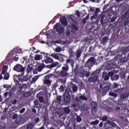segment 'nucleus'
Wrapping results in <instances>:
<instances>
[{"mask_svg":"<svg viewBox=\"0 0 129 129\" xmlns=\"http://www.w3.org/2000/svg\"><path fill=\"white\" fill-rule=\"evenodd\" d=\"M97 64V59L94 57H90L87 61L85 62V66L89 69L92 68L94 65Z\"/></svg>","mask_w":129,"mask_h":129,"instance_id":"obj_1","label":"nucleus"},{"mask_svg":"<svg viewBox=\"0 0 129 129\" xmlns=\"http://www.w3.org/2000/svg\"><path fill=\"white\" fill-rule=\"evenodd\" d=\"M73 93V92L71 90H65L63 96V100L67 104L70 103V101H71V95H72Z\"/></svg>","mask_w":129,"mask_h":129,"instance_id":"obj_2","label":"nucleus"},{"mask_svg":"<svg viewBox=\"0 0 129 129\" xmlns=\"http://www.w3.org/2000/svg\"><path fill=\"white\" fill-rule=\"evenodd\" d=\"M122 19H126L123 23L124 30L127 29V26L129 27V10H127L124 14L122 15Z\"/></svg>","mask_w":129,"mask_h":129,"instance_id":"obj_3","label":"nucleus"},{"mask_svg":"<svg viewBox=\"0 0 129 129\" xmlns=\"http://www.w3.org/2000/svg\"><path fill=\"white\" fill-rule=\"evenodd\" d=\"M26 69L23 67V66L20 64H17L14 68H13V70L14 71H16L17 72H20L21 74V76H23L24 74H25V70Z\"/></svg>","mask_w":129,"mask_h":129,"instance_id":"obj_4","label":"nucleus"},{"mask_svg":"<svg viewBox=\"0 0 129 129\" xmlns=\"http://www.w3.org/2000/svg\"><path fill=\"white\" fill-rule=\"evenodd\" d=\"M40 54H43L44 57H45V59H44V60H42L43 63H44V61L46 64H49L54 62V60L52 58L48 56V53L42 52H40Z\"/></svg>","mask_w":129,"mask_h":129,"instance_id":"obj_5","label":"nucleus"},{"mask_svg":"<svg viewBox=\"0 0 129 129\" xmlns=\"http://www.w3.org/2000/svg\"><path fill=\"white\" fill-rule=\"evenodd\" d=\"M59 23H56L55 25L53 26L54 30H56V32L58 33V34H63L64 32V28L62 26H59Z\"/></svg>","mask_w":129,"mask_h":129,"instance_id":"obj_6","label":"nucleus"},{"mask_svg":"<svg viewBox=\"0 0 129 129\" xmlns=\"http://www.w3.org/2000/svg\"><path fill=\"white\" fill-rule=\"evenodd\" d=\"M21 76H22V74L18 75H14V80L16 85H21V84H20V82H21Z\"/></svg>","mask_w":129,"mask_h":129,"instance_id":"obj_7","label":"nucleus"},{"mask_svg":"<svg viewBox=\"0 0 129 129\" xmlns=\"http://www.w3.org/2000/svg\"><path fill=\"white\" fill-rule=\"evenodd\" d=\"M105 68L106 70H110V71H114V69L116 68V66L115 64H114V63H107L105 66Z\"/></svg>","mask_w":129,"mask_h":129,"instance_id":"obj_8","label":"nucleus"},{"mask_svg":"<svg viewBox=\"0 0 129 129\" xmlns=\"http://www.w3.org/2000/svg\"><path fill=\"white\" fill-rule=\"evenodd\" d=\"M128 96L129 93L127 92H124V93H122L119 95L120 100H124V99H126V98H127Z\"/></svg>","mask_w":129,"mask_h":129,"instance_id":"obj_9","label":"nucleus"},{"mask_svg":"<svg viewBox=\"0 0 129 129\" xmlns=\"http://www.w3.org/2000/svg\"><path fill=\"white\" fill-rule=\"evenodd\" d=\"M97 79H98V76L93 75L88 79V81L89 82L95 83L97 81Z\"/></svg>","mask_w":129,"mask_h":129,"instance_id":"obj_10","label":"nucleus"},{"mask_svg":"<svg viewBox=\"0 0 129 129\" xmlns=\"http://www.w3.org/2000/svg\"><path fill=\"white\" fill-rule=\"evenodd\" d=\"M69 20L70 21H71V22H72V23H74V25H77V26H78V25H79V22L77 21V20L74 19V16H73V15H70L69 17Z\"/></svg>","mask_w":129,"mask_h":129,"instance_id":"obj_11","label":"nucleus"},{"mask_svg":"<svg viewBox=\"0 0 129 129\" xmlns=\"http://www.w3.org/2000/svg\"><path fill=\"white\" fill-rule=\"evenodd\" d=\"M66 64L67 65L70 64L72 68H74V64H75V61L72 58H68L66 60Z\"/></svg>","mask_w":129,"mask_h":129,"instance_id":"obj_12","label":"nucleus"},{"mask_svg":"<svg viewBox=\"0 0 129 129\" xmlns=\"http://www.w3.org/2000/svg\"><path fill=\"white\" fill-rule=\"evenodd\" d=\"M60 22L62 25L63 26H67L68 25V22H67V18L66 16H62L60 19Z\"/></svg>","mask_w":129,"mask_h":129,"instance_id":"obj_13","label":"nucleus"},{"mask_svg":"<svg viewBox=\"0 0 129 129\" xmlns=\"http://www.w3.org/2000/svg\"><path fill=\"white\" fill-rule=\"evenodd\" d=\"M51 64H49L46 66V68H48L49 69H52V68H54L56 67L59 65V62H53L51 63Z\"/></svg>","mask_w":129,"mask_h":129,"instance_id":"obj_14","label":"nucleus"},{"mask_svg":"<svg viewBox=\"0 0 129 129\" xmlns=\"http://www.w3.org/2000/svg\"><path fill=\"white\" fill-rule=\"evenodd\" d=\"M71 32L74 33L76 32V31H78L79 28L77 26H76V24H72L71 25Z\"/></svg>","mask_w":129,"mask_h":129,"instance_id":"obj_15","label":"nucleus"},{"mask_svg":"<svg viewBox=\"0 0 129 129\" xmlns=\"http://www.w3.org/2000/svg\"><path fill=\"white\" fill-rule=\"evenodd\" d=\"M110 90V87L108 86H105L102 89V95H106V93H107V91Z\"/></svg>","mask_w":129,"mask_h":129,"instance_id":"obj_16","label":"nucleus"},{"mask_svg":"<svg viewBox=\"0 0 129 129\" xmlns=\"http://www.w3.org/2000/svg\"><path fill=\"white\" fill-rule=\"evenodd\" d=\"M29 78L28 77V76H25L23 75V76H21V79H20V82H27L29 80Z\"/></svg>","mask_w":129,"mask_h":129,"instance_id":"obj_17","label":"nucleus"},{"mask_svg":"<svg viewBox=\"0 0 129 129\" xmlns=\"http://www.w3.org/2000/svg\"><path fill=\"white\" fill-rule=\"evenodd\" d=\"M104 18H105V16L103 14L99 15L98 20H100L101 25L102 26H104V23L103 22V20H104Z\"/></svg>","mask_w":129,"mask_h":129,"instance_id":"obj_18","label":"nucleus"},{"mask_svg":"<svg viewBox=\"0 0 129 129\" xmlns=\"http://www.w3.org/2000/svg\"><path fill=\"white\" fill-rule=\"evenodd\" d=\"M102 78H104L105 81H107L109 79V76L107 75V73L103 72L102 73Z\"/></svg>","mask_w":129,"mask_h":129,"instance_id":"obj_19","label":"nucleus"},{"mask_svg":"<svg viewBox=\"0 0 129 129\" xmlns=\"http://www.w3.org/2000/svg\"><path fill=\"white\" fill-rule=\"evenodd\" d=\"M43 54H37L35 55V61H39V60H41V59H43Z\"/></svg>","mask_w":129,"mask_h":129,"instance_id":"obj_20","label":"nucleus"},{"mask_svg":"<svg viewBox=\"0 0 129 129\" xmlns=\"http://www.w3.org/2000/svg\"><path fill=\"white\" fill-rule=\"evenodd\" d=\"M46 67V65L45 64H41L38 67V72H41L44 68Z\"/></svg>","mask_w":129,"mask_h":129,"instance_id":"obj_21","label":"nucleus"},{"mask_svg":"<svg viewBox=\"0 0 129 129\" xmlns=\"http://www.w3.org/2000/svg\"><path fill=\"white\" fill-rule=\"evenodd\" d=\"M100 73V70H96L91 74V76H93V75L97 76V75H98V74H99Z\"/></svg>","mask_w":129,"mask_h":129,"instance_id":"obj_22","label":"nucleus"},{"mask_svg":"<svg viewBox=\"0 0 129 129\" xmlns=\"http://www.w3.org/2000/svg\"><path fill=\"white\" fill-rule=\"evenodd\" d=\"M91 107L93 109H96V107H97V103L96 102L93 101L91 102Z\"/></svg>","mask_w":129,"mask_h":129,"instance_id":"obj_23","label":"nucleus"},{"mask_svg":"<svg viewBox=\"0 0 129 129\" xmlns=\"http://www.w3.org/2000/svg\"><path fill=\"white\" fill-rule=\"evenodd\" d=\"M65 114H69L70 113V108L69 107H66L63 108Z\"/></svg>","mask_w":129,"mask_h":129,"instance_id":"obj_24","label":"nucleus"},{"mask_svg":"<svg viewBox=\"0 0 129 129\" xmlns=\"http://www.w3.org/2000/svg\"><path fill=\"white\" fill-rule=\"evenodd\" d=\"M68 70H69V66H68V64H64V67L62 68V71H66L67 72Z\"/></svg>","mask_w":129,"mask_h":129,"instance_id":"obj_25","label":"nucleus"},{"mask_svg":"<svg viewBox=\"0 0 129 129\" xmlns=\"http://www.w3.org/2000/svg\"><path fill=\"white\" fill-rule=\"evenodd\" d=\"M8 67L7 66H3L2 74L8 73Z\"/></svg>","mask_w":129,"mask_h":129,"instance_id":"obj_26","label":"nucleus"},{"mask_svg":"<svg viewBox=\"0 0 129 129\" xmlns=\"http://www.w3.org/2000/svg\"><path fill=\"white\" fill-rule=\"evenodd\" d=\"M59 74H60L62 77H66L67 76V72L65 71H60Z\"/></svg>","mask_w":129,"mask_h":129,"instance_id":"obj_27","label":"nucleus"},{"mask_svg":"<svg viewBox=\"0 0 129 129\" xmlns=\"http://www.w3.org/2000/svg\"><path fill=\"white\" fill-rule=\"evenodd\" d=\"M109 96H112V97H114L115 98H116L117 97L118 95L117 94L115 93H113L112 92H110L109 93Z\"/></svg>","mask_w":129,"mask_h":129,"instance_id":"obj_28","label":"nucleus"},{"mask_svg":"<svg viewBox=\"0 0 129 129\" xmlns=\"http://www.w3.org/2000/svg\"><path fill=\"white\" fill-rule=\"evenodd\" d=\"M111 79L113 81L118 80V79H119V76L118 75H115L114 76H113V77H111Z\"/></svg>","mask_w":129,"mask_h":129,"instance_id":"obj_29","label":"nucleus"},{"mask_svg":"<svg viewBox=\"0 0 129 129\" xmlns=\"http://www.w3.org/2000/svg\"><path fill=\"white\" fill-rule=\"evenodd\" d=\"M3 75H4V79L5 80H9V79L10 78V74L8 73H5L4 74H3Z\"/></svg>","mask_w":129,"mask_h":129,"instance_id":"obj_30","label":"nucleus"},{"mask_svg":"<svg viewBox=\"0 0 129 129\" xmlns=\"http://www.w3.org/2000/svg\"><path fill=\"white\" fill-rule=\"evenodd\" d=\"M105 108L106 111H107V112H111L113 110L112 107H109L108 106H106Z\"/></svg>","mask_w":129,"mask_h":129,"instance_id":"obj_31","label":"nucleus"},{"mask_svg":"<svg viewBox=\"0 0 129 129\" xmlns=\"http://www.w3.org/2000/svg\"><path fill=\"white\" fill-rule=\"evenodd\" d=\"M61 98H62V96H57L56 98V102H57V103H60V102L62 101V100Z\"/></svg>","mask_w":129,"mask_h":129,"instance_id":"obj_32","label":"nucleus"},{"mask_svg":"<svg viewBox=\"0 0 129 129\" xmlns=\"http://www.w3.org/2000/svg\"><path fill=\"white\" fill-rule=\"evenodd\" d=\"M13 57L14 56L9 52L7 56L6 57V59L7 60H8V61H9L10 60H12Z\"/></svg>","mask_w":129,"mask_h":129,"instance_id":"obj_33","label":"nucleus"},{"mask_svg":"<svg viewBox=\"0 0 129 129\" xmlns=\"http://www.w3.org/2000/svg\"><path fill=\"white\" fill-rule=\"evenodd\" d=\"M82 53V51H81V50H78L76 53L77 57L80 58V57L81 56Z\"/></svg>","mask_w":129,"mask_h":129,"instance_id":"obj_34","label":"nucleus"},{"mask_svg":"<svg viewBox=\"0 0 129 129\" xmlns=\"http://www.w3.org/2000/svg\"><path fill=\"white\" fill-rule=\"evenodd\" d=\"M99 123V120H96L95 121H93L91 122V124L92 125H96V124H98Z\"/></svg>","mask_w":129,"mask_h":129,"instance_id":"obj_35","label":"nucleus"},{"mask_svg":"<svg viewBox=\"0 0 129 129\" xmlns=\"http://www.w3.org/2000/svg\"><path fill=\"white\" fill-rule=\"evenodd\" d=\"M127 61V58L126 57H123L121 58L120 60V62H121V63H125V62Z\"/></svg>","mask_w":129,"mask_h":129,"instance_id":"obj_36","label":"nucleus"},{"mask_svg":"<svg viewBox=\"0 0 129 129\" xmlns=\"http://www.w3.org/2000/svg\"><path fill=\"white\" fill-rule=\"evenodd\" d=\"M102 42L104 43H107L108 42V38L106 36H105L102 38Z\"/></svg>","mask_w":129,"mask_h":129,"instance_id":"obj_37","label":"nucleus"},{"mask_svg":"<svg viewBox=\"0 0 129 129\" xmlns=\"http://www.w3.org/2000/svg\"><path fill=\"white\" fill-rule=\"evenodd\" d=\"M76 120L77 122H81L82 121V118L80 116H77Z\"/></svg>","mask_w":129,"mask_h":129,"instance_id":"obj_38","label":"nucleus"},{"mask_svg":"<svg viewBox=\"0 0 129 129\" xmlns=\"http://www.w3.org/2000/svg\"><path fill=\"white\" fill-rule=\"evenodd\" d=\"M62 51V48L60 47L57 46L55 49V52H57L58 53L61 52Z\"/></svg>","mask_w":129,"mask_h":129,"instance_id":"obj_39","label":"nucleus"},{"mask_svg":"<svg viewBox=\"0 0 129 129\" xmlns=\"http://www.w3.org/2000/svg\"><path fill=\"white\" fill-rule=\"evenodd\" d=\"M15 122L17 124H21V118L20 117H17V119L15 120Z\"/></svg>","mask_w":129,"mask_h":129,"instance_id":"obj_40","label":"nucleus"},{"mask_svg":"<svg viewBox=\"0 0 129 129\" xmlns=\"http://www.w3.org/2000/svg\"><path fill=\"white\" fill-rule=\"evenodd\" d=\"M33 69V68L30 66H28L27 68V71L28 73H30L32 71Z\"/></svg>","mask_w":129,"mask_h":129,"instance_id":"obj_41","label":"nucleus"},{"mask_svg":"<svg viewBox=\"0 0 129 129\" xmlns=\"http://www.w3.org/2000/svg\"><path fill=\"white\" fill-rule=\"evenodd\" d=\"M80 109L82 111H86V107L84 105H81Z\"/></svg>","mask_w":129,"mask_h":129,"instance_id":"obj_42","label":"nucleus"},{"mask_svg":"<svg viewBox=\"0 0 129 129\" xmlns=\"http://www.w3.org/2000/svg\"><path fill=\"white\" fill-rule=\"evenodd\" d=\"M50 56L54 58V59H56V60H59V56L57 55V54H54L52 53Z\"/></svg>","mask_w":129,"mask_h":129,"instance_id":"obj_43","label":"nucleus"},{"mask_svg":"<svg viewBox=\"0 0 129 129\" xmlns=\"http://www.w3.org/2000/svg\"><path fill=\"white\" fill-rule=\"evenodd\" d=\"M39 77H40L39 76H36L34 78H32L33 82H36V81L37 80V79H39Z\"/></svg>","mask_w":129,"mask_h":129,"instance_id":"obj_44","label":"nucleus"},{"mask_svg":"<svg viewBox=\"0 0 129 129\" xmlns=\"http://www.w3.org/2000/svg\"><path fill=\"white\" fill-rule=\"evenodd\" d=\"M108 75L111 77H111H113V75H114V73H113V71H112L111 72H109L108 73Z\"/></svg>","mask_w":129,"mask_h":129,"instance_id":"obj_45","label":"nucleus"},{"mask_svg":"<svg viewBox=\"0 0 129 129\" xmlns=\"http://www.w3.org/2000/svg\"><path fill=\"white\" fill-rule=\"evenodd\" d=\"M81 100H87L88 98L84 95H81L80 96Z\"/></svg>","mask_w":129,"mask_h":129,"instance_id":"obj_46","label":"nucleus"},{"mask_svg":"<svg viewBox=\"0 0 129 129\" xmlns=\"http://www.w3.org/2000/svg\"><path fill=\"white\" fill-rule=\"evenodd\" d=\"M72 89L73 92H77V91H78V87H77L76 86H74L73 87Z\"/></svg>","mask_w":129,"mask_h":129,"instance_id":"obj_47","label":"nucleus"},{"mask_svg":"<svg viewBox=\"0 0 129 129\" xmlns=\"http://www.w3.org/2000/svg\"><path fill=\"white\" fill-rule=\"evenodd\" d=\"M33 127L34 126L32 123H30L27 126V129H33Z\"/></svg>","mask_w":129,"mask_h":129,"instance_id":"obj_48","label":"nucleus"},{"mask_svg":"<svg viewBox=\"0 0 129 129\" xmlns=\"http://www.w3.org/2000/svg\"><path fill=\"white\" fill-rule=\"evenodd\" d=\"M107 116L104 115L101 118V120H102V121H106L107 120Z\"/></svg>","mask_w":129,"mask_h":129,"instance_id":"obj_49","label":"nucleus"},{"mask_svg":"<svg viewBox=\"0 0 129 129\" xmlns=\"http://www.w3.org/2000/svg\"><path fill=\"white\" fill-rule=\"evenodd\" d=\"M52 76H53V74H49L47 75L46 76H45V78H46V79H49V78H51V77H52Z\"/></svg>","mask_w":129,"mask_h":129,"instance_id":"obj_50","label":"nucleus"},{"mask_svg":"<svg viewBox=\"0 0 129 129\" xmlns=\"http://www.w3.org/2000/svg\"><path fill=\"white\" fill-rule=\"evenodd\" d=\"M118 87V85L116 83H114V84L112 85V88L113 89H116V88H117Z\"/></svg>","mask_w":129,"mask_h":129,"instance_id":"obj_51","label":"nucleus"},{"mask_svg":"<svg viewBox=\"0 0 129 129\" xmlns=\"http://www.w3.org/2000/svg\"><path fill=\"white\" fill-rule=\"evenodd\" d=\"M38 99L40 102H41V103L44 102V97H43V96H39Z\"/></svg>","mask_w":129,"mask_h":129,"instance_id":"obj_52","label":"nucleus"},{"mask_svg":"<svg viewBox=\"0 0 129 129\" xmlns=\"http://www.w3.org/2000/svg\"><path fill=\"white\" fill-rule=\"evenodd\" d=\"M122 89H117L114 91V92H116L117 93H120V92H122Z\"/></svg>","mask_w":129,"mask_h":129,"instance_id":"obj_53","label":"nucleus"},{"mask_svg":"<svg viewBox=\"0 0 129 129\" xmlns=\"http://www.w3.org/2000/svg\"><path fill=\"white\" fill-rule=\"evenodd\" d=\"M94 50V47H92V46H91L89 49V53H92Z\"/></svg>","mask_w":129,"mask_h":129,"instance_id":"obj_54","label":"nucleus"},{"mask_svg":"<svg viewBox=\"0 0 129 129\" xmlns=\"http://www.w3.org/2000/svg\"><path fill=\"white\" fill-rule=\"evenodd\" d=\"M97 17V15H96V14H94V15H93V16H91V20H92V21H93V20H94V19H96V18Z\"/></svg>","mask_w":129,"mask_h":129,"instance_id":"obj_55","label":"nucleus"},{"mask_svg":"<svg viewBox=\"0 0 129 129\" xmlns=\"http://www.w3.org/2000/svg\"><path fill=\"white\" fill-rule=\"evenodd\" d=\"M50 83H51V81H50V80L49 79H47L44 82V84H50Z\"/></svg>","mask_w":129,"mask_h":129,"instance_id":"obj_56","label":"nucleus"},{"mask_svg":"<svg viewBox=\"0 0 129 129\" xmlns=\"http://www.w3.org/2000/svg\"><path fill=\"white\" fill-rule=\"evenodd\" d=\"M4 88H7V89H10L11 88V86L9 85H3Z\"/></svg>","mask_w":129,"mask_h":129,"instance_id":"obj_57","label":"nucleus"},{"mask_svg":"<svg viewBox=\"0 0 129 129\" xmlns=\"http://www.w3.org/2000/svg\"><path fill=\"white\" fill-rule=\"evenodd\" d=\"M128 51H129V46L126 47L124 48V50L123 51V52H125V53H127V52H128Z\"/></svg>","mask_w":129,"mask_h":129,"instance_id":"obj_58","label":"nucleus"},{"mask_svg":"<svg viewBox=\"0 0 129 129\" xmlns=\"http://www.w3.org/2000/svg\"><path fill=\"white\" fill-rule=\"evenodd\" d=\"M59 89L61 92H63L64 91V86L61 85Z\"/></svg>","mask_w":129,"mask_h":129,"instance_id":"obj_59","label":"nucleus"},{"mask_svg":"<svg viewBox=\"0 0 129 129\" xmlns=\"http://www.w3.org/2000/svg\"><path fill=\"white\" fill-rule=\"evenodd\" d=\"M100 12L99 8H96L95 11V14L97 15V14Z\"/></svg>","mask_w":129,"mask_h":129,"instance_id":"obj_60","label":"nucleus"},{"mask_svg":"<svg viewBox=\"0 0 129 129\" xmlns=\"http://www.w3.org/2000/svg\"><path fill=\"white\" fill-rule=\"evenodd\" d=\"M58 60L59 62H65V59H64V57L63 56L59 58Z\"/></svg>","mask_w":129,"mask_h":129,"instance_id":"obj_61","label":"nucleus"},{"mask_svg":"<svg viewBox=\"0 0 129 129\" xmlns=\"http://www.w3.org/2000/svg\"><path fill=\"white\" fill-rule=\"evenodd\" d=\"M109 124H110V125H111V126H112V127H115L116 125H115V123H114V122L111 121Z\"/></svg>","mask_w":129,"mask_h":129,"instance_id":"obj_62","label":"nucleus"},{"mask_svg":"<svg viewBox=\"0 0 129 129\" xmlns=\"http://www.w3.org/2000/svg\"><path fill=\"white\" fill-rule=\"evenodd\" d=\"M13 119H16V118H18V114H14L12 116Z\"/></svg>","mask_w":129,"mask_h":129,"instance_id":"obj_63","label":"nucleus"},{"mask_svg":"<svg viewBox=\"0 0 129 129\" xmlns=\"http://www.w3.org/2000/svg\"><path fill=\"white\" fill-rule=\"evenodd\" d=\"M14 61H18L19 60V56L18 55H15L14 57Z\"/></svg>","mask_w":129,"mask_h":129,"instance_id":"obj_64","label":"nucleus"}]
</instances>
